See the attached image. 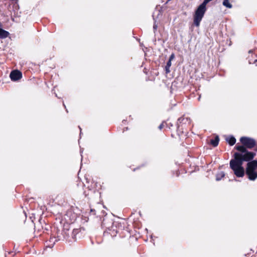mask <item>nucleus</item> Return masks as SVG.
Segmentation results:
<instances>
[{"mask_svg":"<svg viewBox=\"0 0 257 257\" xmlns=\"http://www.w3.org/2000/svg\"><path fill=\"white\" fill-rule=\"evenodd\" d=\"M9 33L3 29H0V38L5 39L8 37Z\"/></svg>","mask_w":257,"mask_h":257,"instance_id":"423d86ee","label":"nucleus"},{"mask_svg":"<svg viewBox=\"0 0 257 257\" xmlns=\"http://www.w3.org/2000/svg\"><path fill=\"white\" fill-rule=\"evenodd\" d=\"M174 58H175L174 54H172L170 56V58H169V61H171L172 60H173V59H174Z\"/></svg>","mask_w":257,"mask_h":257,"instance_id":"9b49d317","label":"nucleus"},{"mask_svg":"<svg viewBox=\"0 0 257 257\" xmlns=\"http://www.w3.org/2000/svg\"><path fill=\"white\" fill-rule=\"evenodd\" d=\"M225 176V174L224 172H221L216 176V180L219 181L220 180L222 177H223Z\"/></svg>","mask_w":257,"mask_h":257,"instance_id":"9d476101","label":"nucleus"},{"mask_svg":"<svg viewBox=\"0 0 257 257\" xmlns=\"http://www.w3.org/2000/svg\"><path fill=\"white\" fill-rule=\"evenodd\" d=\"M230 167L231 169L234 171V174L238 177H242L244 175V170L242 167L241 164L233 160L230 161Z\"/></svg>","mask_w":257,"mask_h":257,"instance_id":"7ed1b4c3","label":"nucleus"},{"mask_svg":"<svg viewBox=\"0 0 257 257\" xmlns=\"http://www.w3.org/2000/svg\"><path fill=\"white\" fill-rule=\"evenodd\" d=\"M226 141L228 142L230 146H233L235 144L236 142V139L233 137H230L226 139Z\"/></svg>","mask_w":257,"mask_h":257,"instance_id":"6e6552de","label":"nucleus"},{"mask_svg":"<svg viewBox=\"0 0 257 257\" xmlns=\"http://www.w3.org/2000/svg\"><path fill=\"white\" fill-rule=\"evenodd\" d=\"M222 4L224 7L229 9L232 7V5L229 3V0H223Z\"/></svg>","mask_w":257,"mask_h":257,"instance_id":"1a4fd4ad","label":"nucleus"},{"mask_svg":"<svg viewBox=\"0 0 257 257\" xmlns=\"http://www.w3.org/2000/svg\"><path fill=\"white\" fill-rule=\"evenodd\" d=\"M164 127V124H163V122L159 126V128L160 130H161L163 127Z\"/></svg>","mask_w":257,"mask_h":257,"instance_id":"ddd939ff","label":"nucleus"},{"mask_svg":"<svg viewBox=\"0 0 257 257\" xmlns=\"http://www.w3.org/2000/svg\"><path fill=\"white\" fill-rule=\"evenodd\" d=\"M153 28L155 30H157V25L155 24L154 25V26H153Z\"/></svg>","mask_w":257,"mask_h":257,"instance_id":"2eb2a0df","label":"nucleus"},{"mask_svg":"<svg viewBox=\"0 0 257 257\" xmlns=\"http://www.w3.org/2000/svg\"><path fill=\"white\" fill-rule=\"evenodd\" d=\"M169 68H168V67H167V66H166V67H165L166 71V72H167V73H169V72H170Z\"/></svg>","mask_w":257,"mask_h":257,"instance_id":"4468645a","label":"nucleus"},{"mask_svg":"<svg viewBox=\"0 0 257 257\" xmlns=\"http://www.w3.org/2000/svg\"><path fill=\"white\" fill-rule=\"evenodd\" d=\"M235 149L239 152L234 153V159L232 160L241 164H243V162L252 160L256 155L254 152L248 151L244 146H235Z\"/></svg>","mask_w":257,"mask_h":257,"instance_id":"f257e3e1","label":"nucleus"},{"mask_svg":"<svg viewBox=\"0 0 257 257\" xmlns=\"http://www.w3.org/2000/svg\"><path fill=\"white\" fill-rule=\"evenodd\" d=\"M171 66V61H168L167 63V65L166 66H167V67H168V68H170Z\"/></svg>","mask_w":257,"mask_h":257,"instance_id":"f8f14e48","label":"nucleus"},{"mask_svg":"<svg viewBox=\"0 0 257 257\" xmlns=\"http://www.w3.org/2000/svg\"><path fill=\"white\" fill-rule=\"evenodd\" d=\"M219 138L218 136H216L214 139L210 140V144L214 147H216L218 145Z\"/></svg>","mask_w":257,"mask_h":257,"instance_id":"0eeeda50","label":"nucleus"},{"mask_svg":"<svg viewBox=\"0 0 257 257\" xmlns=\"http://www.w3.org/2000/svg\"><path fill=\"white\" fill-rule=\"evenodd\" d=\"M240 141L242 144L241 146H244L246 149H251L256 145L255 141L250 138L242 137L240 139Z\"/></svg>","mask_w":257,"mask_h":257,"instance_id":"20e7f679","label":"nucleus"},{"mask_svg":"<svg viewBox=\"0 0 257 257\" xmlns=\"http://www.w3.org/2000/svg\"><path fill=\"white\" fill-rule=\"evenodd\" d=\"M200 98H201V97H200V96H199V97H198V100H200Z\"/></svg>","mask_w":257,"mask_h":257,"instance_id":"dca6fc26","label":"nucleus"},{"mask_svg":"<svg viewBox=\"0 0 257 257\" xmlns=\"http://www.w3.org/2000/svg\"><path fill=\"white\" fill-rule=\"evenodd\" d=\"M10 77L12 80L17 81L22 78V74L19 70H13L11 72Z\"/></svg>","mask_w":257,"mask_h":257,"instance_id":"39448f33","label":"nucleus"},{"mask_svg":"<svg viewBox=\"0 0 257 257\" xmlns=\"http://www.w3.org/2000/svg\"><path fill=\"white\" fill-rule=\"evenodd\" d=\"M255 61H256V62H257V59L255 60Z\"/></svg>","mask_w":257,"mask_h":257,"instance_id":"f3484780","label":"nucleus"},{"mask_svg":"<svg viewBox=\"0 0 257 257\" xmlns=\"http://www.w3.org/2000/svg\"><path fill=\"white\" fill-rule=\"evenodd\" d=\"M257 169V161L253 160L249 162L247 164L246 169V174L248 177V179L250 180H254L257 178V172L255 170Z\"/></svg>","mask_w":257,"mask_h":257,"instance_id":"f03ea898","label":"nucleus"}]
</instances>
